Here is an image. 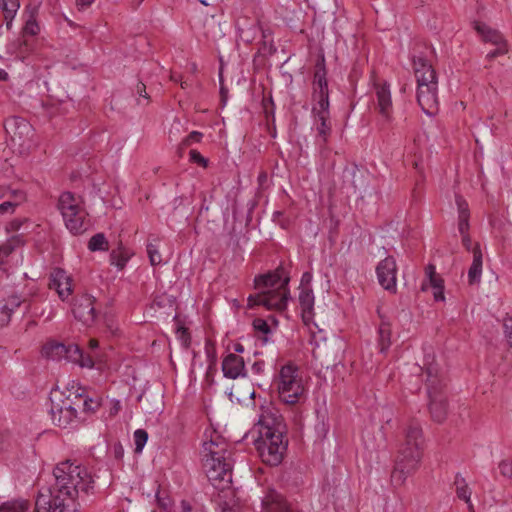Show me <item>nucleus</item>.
I'll return each instance as SVG.
<instances>
[{
  "label": "nucleus",
  "instance_id": "1",
  "mask_svg": "<svg viewBox=\"0 0 512 512\" xmlns=\"http://www.w3.org/2000/svg\"><path fill=\"white\" fill-rule=\"evenodd\" d=\"M53 474L54 487L39 491L34 512H78L76 499L80 492L93 493V476L86 467L70 460L59 463Z\"/></svg>",
  "mask_w": 512,
  "mask_h": 512
},
{
  "label": "nucleus",
  "instance_id": "2",
  "mask_svg": "<svg viewBox=\"0 0 512 512\" xmlns=\"http://www.w3.org/2000/svg\"><path fill=\"white\" fill-rule=\"evenodd\" d=\"M203 467L210 483L214 488L224 493L223 497L233 495L232 468L233 453L229 445L219 435L203 443ZM222 498L221 495H219Z\"/></svg>",
  "mask_w": 512,
  "mask_h": 512
},
{
  "label": "nucleus",
  "instance_id": "3",
  "mask_svg": "<svg viewBox=\"0 0 512 512\" xmlns=\"http://www.w3.org/2000/svg\"><path fill=\"white\" fill-rule=\"evenodd\" d=\"M422 428L417 421H411L405 429V442L398 450L390 475L394 490L404 486L407 478L414 475L422 461Z\"/></svg>",
  "mask_w": 512,
  "mask_h": 512
},
{
  "label": "nucleus",
  "instance_id": "4",
  "mask_svg": "<svg viewBox=\"0 0 512 512\" xmlns=\"http://www.w3.org/2000/svg\"><path fill=\"white\" fill-rule=\"evenodd\" d=\"M419 48L418 52L414 49L412 56L417 81V102L425 114L432 116L439 109L437 75L429 59L433 50L428 46Z\"/></svg>",
  "mask_w": 512,
  "mask_h": 512
},
{
  "label": "nucleus",
  "instance_id": "5",
  "mask_svg": "<svg viewBox=\"0 0 512 512\" xmlns=\"http://www.w3.org/2000/svg\"><path fill=\"white\" fill-rule=\"evenodd\" d=\"M257 449L262 461L270 466H277L283 460L287 449L280 423H275L272 417L262 416L258 421Z\"/></svg>",
  "mask_w": 512,
  "mask_h": 512
},
{
  "label": "nucleus",
  "instance_id": "6",
  "mask_svg": "<svg viewBox=\"0 0 512 512\" xmlns=\"http://www.w3.org/2000/svg\"><path fill=\"white\" fill-rule=\"evenodd\" d=\"M426 375V387L429 398V412L433 421L442 423L448 414V403L444 393L446 386L440 369L434 358L428 356L425 359L424 366L420 368Z\"/></svg>",
  "mask_w": 512,
  "mask_h": 512
},
{
  "label": "nucleus",
  "instance_id": "7",
  "mask_svg": "<svg viewBox=\"0 0 512 512\" xmlns=\"http://www.w3.org/2000/svg\"><path fill=\"white\" fill-rule=\"evenodd\" d=\"M279 398L282 402L295 405L305 398V386L299 368L288 363L281 367L275 379Z\"/></svg>",
  "mask_w": 512,
  "mask_h": 512
},
{
  "label": "nucleus",
  "instance_id": "8",
  "mask_svg": "<svg viewBox=\"0 0 512 512\" xmlns=\"http://www.w3.org/2000/svg\"><path fill=\"white\" fill-rule=\"evenodd\" d=\"M83 200L71 192H63L58 200V209L61 212L67 229L77 235L86 231L89 227L87 212L82 206Z\"/></svg>",
  "mask_w": 512,
  "mask_h": 512
},
{
  "label": "nucleus",
  "instance_id": "9",
  "mask_svg": "<svg viewBox=\"0 0 512 512\" xmlns=\"http://www.w3.org/2000/svg\"><path fill=\"white\" fill-rule=\"evenodd\" d=\"M289 277L276 289L261 290L259 293L248 297V307L264 306L267 310L283 311L287 307L289 299Z\"/></svg>",
  "mask_w": 512,
  "mask_h": 512
},
{
  "label": "nucleus",
  "instance_id": "10",
  "mask_svg": "<svg viewBox=\"0 0 512 512\" xmlns=\"http://www.w3.org/2000/svg\"><path fill=\"white\" fill-rule=\"evenodd\" d=\"M50 415L54 425L66 428L77 417L79 405L69 397L62 399L61 395L51 394Z\"/></svg>",
  "mask_w": 512,
  "mask_h": 512
},
{
  "label": "nucleus",
  "instance_id": "11",
  "mask_svg": "<svg viewBox=\"0 0 512 512\" xmlns=\"http://www.w3.org/2000/svg\"><path fill=\"white\" fill-rule=\"evenodd\" d=\"M312 98L315 102L313 107H329V89L327 81V70L325 66V57L319 55L313 73Z\"/></svg>",
  "mask_w": 512,
  "mask_h": 512
},
{
  "label": "nucleus",
  "instance_id": "12",
  "mask_svg": "<svg viewBox=\"0 0 512 512\" xmlns=\"http://www.w3.org/2000/svg\"><path fill=\"white\" fill-rule=\"evenodd\" d=\"M95 298L88 294H83L75 298L72 312L74 317L84 325H91L96 319Z\"/></svg>",
  "mask_w": 512,
  "mask_h": 512
},
{
  "label": "nucleus",
  "instance_id": "13",
  "mask_svg": "<svg viewBox=\"0 0 512 512\" xmlns=\"http://www.w3.org/2000/svg\"><path fill=\"white\" fill-rule=\"evenodd\" d=\"M6 132L11 136L13 142L22 145L32 134V126L21 117H11L4 122Z\"/></svg>",
  "mask_w": 512,
  "mask_h": 512
},
{
  "label": "nucleus",
  "instance_id": "14",
  "mask_svg": "<svg viewBox=\"0 0 512 512\" xmlns=\"http://www.w3.org/2000/svg\"><path fill=\"white\" fill-rule=\"evenodd\" d=\"M426 279L422 282L421 290L427 291L430 287L434 289L433 295L436 301H444V281L442 277L436 273V267L428 264L425 268Z\"/></svg>",
  "mask_w": 512,
  "mask_h": 512
},
{
  "label": "nucleus",
  "instance_id": "15",
  "mask_svg": "<svg viewBox=\"0 0 512 512\" xmlns=\"http://www.w3.org/2000/svg\"><path fill=\"white\" fill-rule=\"evenodd\" d=\"M65 356L63 359H66L70 362L78 364L83 368H93L96 365V360H101L97 353L95 354H85L78 345L76 344H68L66 345Z\"/></svg>",
  "mask_w": 512,
  "mask_h": 512
},
{
  "label": "nucleus",
  "instance_id": "16",
  "mask_svg": "<svg viewBox=\"0 0 512 512\" xmlns=\"http://www.w3.org/2000/svg\"><path fill=\"white\" fill-rule=\"evenodd\" d=\"M312 113L316 120V130L318 137L321 138L322 145H325L331 133L329 107H323V109L320 107H313Z\"/></svg>",
  "mask_w": 512,
  "mask_h": 512
},
{
  "label": "nucleus",
  "instance_id": "17",
  "mask_svg": "<svg viewBox=\"0 0 512 512\" xmlns=\"http://www.w3.org/2000/svg\"><path fill=\"white\" fill-rule=\"evenodd\" d=\"M286 275L284 268L279 267L273 272L259 275L255 277L254 284L258 290L276 289L284 281Z\"/></svg>",
  "mask_w": 512,
  "mask_h": 512
},
{
  "label": "nucleus",
  "instance_id": "18",
  "mask_svg": "<svg viewBox=\"0 0 512 512\" xmlns=\"http://www.w3.org/2000/svg\"><path fill=\"white\" fill-rule=\"evenodd\" d=\"M222 371L226 378L244 377L246 375L244 359L237 354H228L223 359Z\"/></svg>",
  "mask_w": 512,
  "mask_h": 512
},
{
  "label": "nucleus",
  "instance_id": "19",
  "mask_svg": "<svg viewBox=\"0 0 512 512\" xmlns=\"http://www.w3.org/2000/svg\"><path fill=\"white\" fill-rule=\"evenodd\" d=\"M25 302V299H21L20 296L16 294L10 295L0 301V328L9 324L15 309Z\"/></svg>",
  "mask_w": 512,
  "mask_h": 512
},
{
  "label": "nucleus",
  "instance_id": "20",
  "mask_svg": "<svg viewBox=\"0 0 512 512\" xmlns=\"http://www.w3.org/2000/svg\"><path fill=\"white\" fill-rule=\"evenodd\" d=\"M7 196L0 204V214L13 213L15 208L26 201V193L21 189L9 187Z\"/></svg>",
  "mask_w": 512,
  "mask_h": 512
},
{
  "label": "nucleus",
  "instance_id": "21",
  "mask_svg": "<svg viewBox=\"0 0 512 512\" xmlns=\"http://www.w3.org/2000/svg\"><path fill=\"white\" fill-rule=\"evenodd\" d=\"M266 512H293L284 497L275 490H269L263 499Z\"/></svg>",
  "mask_w": 512,
  "mask_h": 512
},
{
  "label": "nucleus",
  "instance_id": "22",
  "mask_svg": "<svg viewBox=\"0 0 512 512\" xmlns=\"http://www.w3.org/2000/svg\"><path fill=\"white\" fill-rule=\"evenodd\" d=\"M458 209V230L461 235L468 234L470 211L467 201L459 194L455 196Z\"/></svg>",
  "mask_w": 512,
  "mask_h": 512
},
{
  "label": "nucleus",
  "instance_id": "23",
  "mask_svg": "<svg viewBox=\"0 0 512 512\" xmlns=\"http://www.w3.org/2000/svg\"><path fill=\"white\" fill-rule=\"evenodd\" d=\"M482 252L479 243H475L473 248V262L468 271V282L470 285L479 283L482 275Z\"/></svg>",
  "mask_w": 512,
  "mask_h": 512
},
{
  "label": "nucleus",
  "instance_id": "24",
  "mask_svg": "<svg viewBox=\"0 0 512 512\" xmlns=\"http://www.w3.org/2000/svg\"><path fill=\"white\" fill-rule=\"evenodd\" d=\"M25 13L27 14V19L22 29L23 37L28 35L36 36L40 32V27L36 20V16L38 14V5H27L25 8Z\"/></svg>",
  "mask_w": 512,
  "mask_h": 512
},
{
  "label": "nucleus",
  "instance_id": "25",
  "mask_svg": "<svg viewBox=\"0 0 512 512\" xmlns=\"http://www.w3.org/2000/svg\"><path fill=\"white\" fill-rule=\"evenodd\" d=\"M475 30L481 35L484 42H489L493 45L507 43L504 36L498 30L492 29L484 23H476Z\"/></svg>",
  "mask_w": 512,
  "mask_h": 512
},
{
  "label": "nucleus",
  "instance_id": "26",
  "mask_svg": "<svg viewBox=\"0 0 512 512\" xmlns=\"http://www.w3.org/2000/svg\"><path fill=\"white\" fill-rule=\"evenodd\" d=\"M299 303L303 320L307 322L312 318L314 307V294L311 288H302L300 290Z\"/></svg>",
  "mask_w": 512,
  "mask_h": 512
},
{
  "label": "nucleus",
  "instance_id": "27",
  "mask_svg": "<svg viewBox=\"0 0 512 512\" xmlns=\"http://www.w3.org/2000/svg\"><path fill=\"white\" fill-rule=\"evenodd\" d=\"M66 351V344L49 341L42 347V355L52 360H61L64 358Z\"/></svg>",
  "mask_w": 512,
  "mask_h": 512
},
{
  "label": "nucleus",
  "instance_id": "28",
  "mask_svg": "<svg viewBox=\"0 0 512 512\" xmlns=\"http://www.w3.org/2000/svg\"><path fill=\"white\" fill-rule=\"evenodd\" d=\"M9 51L18 59L24 61L33 50L32 43L27 39H18L9 45Z\"/></svg>",
  "mask_w": 512,
  "mask_h": 512
},
{
  "label": "nucleus",
  "instance_id": "29",
  "mask_svg": "<svg viewBox=\"0 0 512 512\" xmlns=\"http://www.w3.org/2000/svg\"><path fill=\"white\" fill-rule=\"evenodd\" d=\"M54 287L61 299L67 298L71 293V285L69 278L64 275L63 271H58L51 284Z\"/></svg>",
  "mask_w": 512,
  "mask_h": 512
},
{
  "label": "nucleus",
  "instance_id": "30",
  "mask_svg": "<svg viewBox=\"0 0 512 512\" xmlns=\"http://www.w3.org/2000/svg\"><path fill=\"white\" fill-rule=\"evenodd\" d=\"M24 242L20 235L9 238L0 246V265L4 264L6 259L14 252L15 249L23 246Z\"/></svg>",
  "mask_w": 512,
  "mask_h": 512
},
{
  "label": "nucleus",
  "instance_id": "31",
  "mask_svg": "<svg viewBox=\"0 0 512 512\" xmlns=\"http://www.w3.org/2000/svg\"><path fill=\"white\" fill-rule=\"evenodd\" d=\"M20 7L19 0H0V8L3 10L7 29L12 26V21Z\"/></svg>",
  "mask_w": 512,
  "mask_h": 512
},
{
  "label": "nucleus",
  "instance_id": "32",
  "mask_svg": "<svg viewBox=\"0 0 512 512\" xmlns=\"http://www.w3.org/2000/svg\"><path fill=\"white\" fill-rule=\"evenodd\" d=\"M396 261L393 257H386V291L396 293Z\"/></svg>",
  "mask_w": 512,
  "mask_h": 512
},
{
  "label": "nucleus",
  "instance_id": "33",
  "mask_svg": "<svg viewBox=\"0 0 512 512\" xmlns=\"http://www.w3.org/2000/svg\"><path fill=\"white\" fill-rule=\"evenodd\" d=\"M454 485L457 497L465 501L468 506L472 504L470 499L471 490L469 489L466 480L460 474L455 476Z\"/></svg>",
  "mask_w": 512,
  "mask_h": 512
},
{
  "label": "nucleus",
  "instance_id": "34",
  "mask_svg": "<svg viewBox=\"0 0 512 512\" xmlns=\"http://www.w3.org/2000/svg\"><path fill=\"white\" fill-rule=\"evenodd\" d=\"M238 36L244 43H251L256 36L257 26L255 23H251L249 27H242L239 23L237 24Z\"/></svg>",
  "mask_w": 512,
  "mask_h": 512
},
{
  "label": "nucleus",
  "instance_id": "35",
  "mask_svg": "<svg viewBox=\"0 0 512 512\" xmlns=\"http://www.w3.org/2000/svg\"><path fill=\"white\" fill-rule=\"evenodd\" d=\"M88 248L91 251H105L108 250V242L103 233H97L92 236L88 243Z\"/></svg>",
  "mask_w": 512,
  "mask_h": 512
},
{
  "label": "nucleus",
  "instance_id": "36",
  "mask_svg": "<svg viewBox=\"0 0 512 512\" xmlns=\"http://www.w3.org/2000/svg\"><path fill=\"white\" fill-rule=\"evenodd\" d=\"M28 507L26 501L7 502L0 506V512H28Z\"/></svg>",
  "mask_w": 512,
  "mask_h": 512
},
{
  "label": "nucleus",
  "instance_id": "37",
  "mask_svg": "<svg viewBox=\"0 0 512 512\" xmlns=\"http://www.w3.org/2000/svg\"><path fill=\"white\" fill-rule=\"evenodd\" d=\"M79 408L81 407L84 412H94L99 406L100 403L92 398L82 399L81 395L75 396V401Z\"/></svg>",
  "mask_w": 512,
  "mask_h": 512
},
{
  "label": "nucleus",
  "instance_id": "38",
  "mask_svg": "<svg viewBox=\"0 0 512 512\" xmlns=\"http://www.w3.org/2000/svg\"><path fill=\"white\" fill-rule=\"evenodd\" d=\"M148 440V433L144 429H137L134 432L135 452L140 453Z\"/></svg>",
  "mask_w": 512,
  "mask_h": 512
},
{
  "label": "nucleus",
  "instance_id": "39",
  "mask_svg": "<svg viewBox=\"0 0 512 512\" xmlns=\"http://www.w3.org/2000/svg\"><path fill=\"white\" fill-rule=\"evenodd\" d=\"M147 254L152 266H156L162 263L161 254L155 244L151 242L147 244Z\"/></svg>",
  "mask_w": 512,
  "mask_h": 512
},
{
  "label": "nucleus",
  "instance_id": "40",
  "mask_svg": "<svg viewBox=\"0 0 512 512\" xmlns=\"http://www.w3.org/2000/svg\"><path fill=\"white\" fill-rule=\"evenodd\" d=\"M128 261V256L118 251H112L110 254V262L112 265L117 266L119 269H123Z\"/></svg>",
  "mask_w": 512,
  "mask_h": 512
},
{
  "label": "nucleus",
  "instance_id": "41",
  "mask_svg": "<svg viewBox=\"0 0 512 512\" xmlns=\"http://www.w3.org/2000/svg\"><path fill=\"white\" fill-rule=\"evenodd\" d=\"M203 134L198 131H192L185 139L182 140L179 150H182L186 147L191 146L193 143H198L201 141Z\"/></svg>",
  "mask_w": 512,
  "mask_h": 512
},
{
  "label": "nucleus",
  "instance_id": "42",
  "mask_svg": "<svg viewBox=\"0 0 512 512\" xmlns=\"http://www.w3.org/2000/svg\"><path fill=\"white\" fill-rule=\"evenodd\" d=\"M253 328L256 332L267 335L271 332V329L266 320L262 318H255L253 320Z\"/></svg>",
  "mask_w": 512,
  "mask_h": 512
},
{
  "label": "nucleus",
  "instance_id": "43",
  "mask_svg": "<svg viewBox=\"0 0 512 512\" xmlns=\"http://www.w3.org/2000/svg\"><path fill=\"white\" fill-rule=\"evenodd\" d=\"M88 349H89V352H87L86 354H95V353H97L99 355V358L101 360H96V365L97 364H102L105 361L104 355L99 350V342L96 339H90L89 340Z\"/></svg>",
  "mask_w": 512,
  "mask_h": 512
},
{
  "label": "nucleus",
  "instance_id": "44",
  "mask_svg": "<svg viewBox=\"0 0 512 512\" xmlns=\"http://www.w3.org/2000/svg\"><path fill=\"white\" fill-rule=\"evenodd\" d=\"M495 46H496V49H494L493 51L489 52L486 55V58L489 61L495 59L498 56L505 55L508 53V43L495 45Z\"/></svg>",
  "mask_w": 512,
  "mask_h": 512
},
{
  "label": "nucleus",
  "instance_id": "45",
  "mask_svg": "<svg viewBox=\"0 0 512 512\" xmlns=\"http://www.w3.org/2000/svg\"><path fill=\"white\" fill-rule=\"evenodd\" d=\"M219 505L222 509V512H240L239 506L235 503V501H226L221 500Z\"/></svg>",
  "mask_w": 512,
  "mask_h": 512
},
{
  "label": "nucleus",
  "instance_id": "46",
  "mask_svg": "<svg viewBox=\"0 0 512 512\" xmlns=\"http://www.w3.org/2000/svg\"><path fill=\"white\" fill-rule=\"evenodd\" d=\"M500 473L512 479V461L509 460H503L499 464Z\"/></svg>",
  "mask_w": 512,
  "mask_h": 512
},
{
  "label": "nucleus",
  "instance_id": "47",
  "mask_svg": "<svg viewBox=\"0 0 512 512\" xmlns=\"http://www.w3.org/2000/svg\"><path fill=\"white\" fill-rule=\"evenodd\" d=\"M376 94L378 98L377 109L380 114H384V86H376Z\"/></svg>",
  "mask_w": 512,
  "mask_h": 512
},
{
  "label": "nucleus",
  "instance_id": "48",
  "mask_svg": "<svg viewBox=\"0 0 512 512\" xmlns=\"http://www.w3.org/2000/svg\"><path fill=\"white\" fill-rule=\"evenodd\" d=\"M190 161L197 163L202 166H207V160L197 151V150H190Z\"/></svg>",
  "mask_w": 512,
  "mask_h": 512
},
{
  "label": "nucleus",
  "instance_id": "49",
  "mask_svg": "<svg viewBox=\"0 0 512 512\" xmlns=\"http://www.w3.org/2000/svg\"><path fill=\"white\" fill-rule=\"evenodd\" d=\"M178 335H179V338L181 339V341L183 342V344L185 346H188L189 343H190V334L188 332V329L187 328H184V327H180L177 331Z\"/></svg>",
  "mask_w": 512,
  "mask_h": 512
},
{
  "label": "nucleus",
  "instance_id": "50",
  "mask_svg": "<svg viewBox=\"0 0 512 512\" xmlns=\"http://www.w3.org/2000/svg\"><path fill=\"white\" fill-rule=\"evenodd\" d=\"M136 92L140 97L146 99V104L149 103V96L146 92V85L144 83L138 82V84L136 85Z\"/></svg>",
  "mask_w": 512,
  "mask_h": 512
},
{
  "label": "nucleus",
  "instance_id": "51",
  "mask_svg": "<svg viewBox=\"0 0 512 512\" xmlns=\"http://www.w3.org/2000/svg\"><path fill=\"white\" fill-rule=\"evenodd\" d=\"M377 278L381 286H384V260L380 261L376 267Z\"/></svg>",
  "mask_w": 512,
  "mask_h": 512
},
{
  "label": "nucleus",
  "instance_id": "52",
  "mask_svg": "<svg viewBox=\"0 0 512 512\" xmlns=\"http://www.w3.org/2000/svg\"><path fill=\"white\" fill-rule=\"evenodd\" d=\"M25 222H27L26 218L12 220L9 224V230L18 231L21 228V226L23 225V223H25Z\"/></svg>",
  "mask_w": 512,
  "mask_h": 512
},
{
  "label": "nucleus",
  "instance_id": "53",
  "mask_svg": "<svg viewBox=\"0 0 512 512\" xmlns=\"http://www.w3.org/2000/svg\"><path fill=\"white\" fill-rule=\"evenodd\" d=\"M312 281V274L310 272H305L301 278V289L302 288H310V283Z\"/></svg>",
  "mask_w": 512,
  "mask_h": 512
},
{
  "label": "nucleus",
  "instance_id": "54",
  "mask_svg": "<svg viewBox=\"0 0 512 512\" xmlns=\"http://www.w3.org/2000/svg\"><path fill=\"white\" fill-rule=\"evenodd\" d=\"M219 80H220V95H221V101L223 103L226 102V99H227V94H228V89L223 85V77H222V72L220 71L219 73Z\"/></svg>",
  "mask_w": 512,
  "mask_h": 512
},
{
  "label": "nucleus",
  "instance_id": "55",
  "mask_svg": "<svg viewBox=\"0 0 512 512\" xmlns=\"http://www.w3.org/2000/svg\"><path fill=\"white\" fill-rule=\"evenodd\" d=\"M462 236V244L463 246L468 250V251H472L473 252V248L475 246V244L473 245L472 244V240L469 236V234H464V235H461Z\"/></svg>",
  "mask_w": 512,
  "mask_h": 512
},
{
  "label": "nucleus",
  "instance_id": "56",
  "mask_svg": "<svg viewBox=\"0 0 512 512\" xmlns=\"http://www.w3.org/2000/svg\"><path fill=\"white\" fill-rule=\"evenodd\" d=\"M94 0H76V6L79 11H83L87 8H89Z\"/></svg>",
  "mask_w": 512,
  "mask_h": 512
},
{
  "label": "nucleus",
  "instance_id": "57",
  "mask_svg": "<svg viewBox=\"0 0 512 512\" xmlns=\"http://www.w3.org/2000/svg\"><path fill=\"white\" fill-rule=\"evenodd\" d=\"M505 327L507 332L508 343L512 347V319L505 324Z\"/></svg>",
  "mask_w": 512,
  "mask_h": 512
},
{
  "label": "nucleus",
  "instance_id": "58",
  "mask_svg": "<svg viewBox=\"0 0 512 512\" xmlns=\"http://www.w3.org/2000/svg\"><path fill=\"white\" fill-rule=\"evenodd\" d=\"M233 350L235 352L234 354H241V353H243L245 351V348H244V346L242 344L235 343L233 345Z\"/></svg>",
  "mask_w": 512,
  "mask_h": 512
},
{
  "label": "nucleus",
  "instance_id": "59",
  "mask_svg": "<svg viewBox=\"0 0 512 512\" xmlns=\"http://www.w3.org/2000/svg\"><path fill=\"white\" fill-rule=\"evenodd\" d=\"M382 327H383V323H380V325H379V333H380L379 350H380V352L384 351V344H383V340H382V333H383Z\"/></svg>",
  "mask_w": 512,
  "mask_h": 512
},
{
  "label": "nucleus",
  "instance_id": "60",
  "mask_svg": "<svg viewBox=\"0 0 512 512\" xmlns=\"http://www.w3.org/2000/svg\"><path fill=\"white\" fill-rule=\"evenodd\" d=\"M10 186L0 185V200H4Z\"/></svg>",
  "mask_w": 512,
  "mask_h": 512
},
{
  "label": "nucleus",
  "instance_id": "61",
  "mask_svg": "<svg viewBox=\"0 0 512 512\" xmlns=\"http://www.w3.org/2000/svg\"><path fill=\"white\" fill-rule=\"evenodd\" d=\"M120 408V402L116 401L110 410V415H116L119 412Z\"/></svg>",
  "mask_w": 512,
  "mask_h": 512
},
{
  "label": "nucleus",
  "instance_id": "62",
  "mask_svg": "<svg viewBox=\"0 0 512 512\" xmlns=\"http://www.w3.org/2000/svg\"><path fill=\"white\" fill-rule=\"evenodd\" d=\"M181 508H182L183 512H191V510H192V507L189 504V502H187L185 500H183L181 502Z\"/></svg>",
  "mask_w": 512,
  "mask_h": 512
},
{
  "label": "nucleus",
  "instance_id": "63",
  "mask_svg": "<svg viewBox=\"0 0 512 512\" xmlns=\"http://www.w3.org/2000/svg\"><path fill=\"white\" fill-rule=\"evenodd\" d=\"M170 79H171V81H173L175 83H178V82L180 83V81L182 80V76L177 73H171Z\"/></svg>",
  "mask_w": 512,
  "mask_h": 512
},
{
  "label": "nucleus",
  "instance_id": "64",
  "mask_svg": "<svg viewBox=\"0 0 512 512\" xmlns=\"http://www.w3.org/2000/svg\"><path fill=\"white\" fill-rule=\"evenodd\" d=\"M8 79V73L3 70V69H0V81H6Z\"/></svg>",
  "mask_w": 512,
  "mask_h": 512
}]
</instances>
